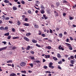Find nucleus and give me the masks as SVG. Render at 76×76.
<instances>
[{
	"mask_svg": "<svg viewBox=\"0 0 76 76\" xmlns=\"http://www.w3.org/2000/svg\"><path fill=\"white\" fill-rule=\"evenodd\" d=\"M42 36L43 37H45V34H42Z\"/></svg>",
	"mask_w": 76,
	"mask_h": 76,
	"instance_id": "40",
	"label": "nucleus"
},
{
	"mask_svg": "<svg viewBox=\"0 0 76 76\" xmlns=\"http://www.w3.org/2000/svg\"><path fill=\"white\" fill-rule=\"evenodd\" d=\"M32 41L33 43H37V40H34V39H32Z\"/></svg>",
	"mask_w": 76,
	"mask_h": 76,
	"instance_id": "13",
	"label": "nucleus"
},
{
	"mask_svg": "<svg viewBox=\"0 0 76 76\" xmlns=\"http://www.w3.org/2000/svg\"><path fill=\"white\" fill-rule=\"evenodd\" d=\"M3 23V21L1 20H0V24H1Z\"/></svg>",
	"mask_w": 76,
	"mask_h": 76,
	"instance_id": "50",
	"label": "nucleus"
},
{
	"mask_svg": "<svg viewBox=\"0 0 76 76\" xmlns=\"http://www.w3.org/2000/svg\"><path fill=\"white\" fill-rule=\"evenodd\" d=\"M21 73H24V74H26V71H21Z\"/></svg>",
	"mask_w": 76,
	"mask_h": 76,
	"instance_id": "23",
	"label": "nucleus"
},
{
	"mask_svg": "<svg viewBox=\"0 0 76 76\" xmlns=\"http://www.w3.org/2000/svg\"><path fill=\"white\" fill-rule=\"evenodd\" d=\"M31 59H33L34 60L35 59V58H34V57H31Z\"/></svg>",
	"mask_w": 76,
	"mask_h": 76,
	"instance_id": "60",
	"label": "nucleus"
},
{
	"mask_svg": "<svg viewBox=\"0 0 76 76\" xmlns=\"http://www.w3.org/2000/svg\"><path fill=\"white\" fill-rule=\"evenodd\" d=\"M7 48V46H6L5 47H3L0 48V51H2V50H6Z\"/></svg>",
	"mask_w": 76,
	"mask_h": 76,
	"instance_id": "2",
	"label": "nucleus"
},
{
	"mask_svg": "<svg viewBox=\"0 0 76 76\" xmlns=\"http://www.w3.org/2000/svg\"><path fill=\"white\" fill-rule=\"evenodd\" d=\"M47 13H50V10H47Z\"/></svg>",
	"mask_w": 76,
	"mask_h": 76,
	"instance_id": "59",
	"label": "nucleus"
},
{
	"mask_svg": "<svg viewBox=\"0 0 76 76\" xmlns=\"http://www.w3.org/2000/svg\"><path fill=\"white\" fill-rule=\"evenodd\" d=\"M2 43H4V44L5 45L6 44V42H3Z\"/></svg>",
	"mask_w": 76,
	"mask_h": 76,
	"instance_id": "61",
	"label": "nucleus"
},
{
	"mask_svg": "<svg viewBox=\"0 0 76 76\" xmlns=\"http://www.w3.org/2000/svg\"><path fill=\"white\" fill-rule=\"evenodd\" d=\"M61 45H60L59 47H58V48L59 49V50H61Z\"/></svg>",
	"mask_w": 76,
	"mask_h": 76,
	"instance_id": "41",
	"label": "nucleus"
},
{
	"mask_svg": "<svg viewBox=\"0 0 76 76\" xmlns=\"http://www.w3.org/2000/svg\"><path fill=\"white\" fill-rule=\"evenodd\" d=\"M43 68H44V69H47V68H48V67L47 66H43Z\"/></svg>",
	"mask_w": 76,
	"mask_h": 76,
	"instance_id": "38",
	"label": "nucleus"
},
{
	"mask_svg": "<svg viewBox=\"0 0 76 76\" xmlns=\"http://www.w3.org/2000/svg\"><path fill=\"white\" fill-rule=\"evenodd\" d=\"M54 13L55 15V16H59L58 13L57 12H56V11H55L54 12Z\"/></svg>",
	"mask_w": 76,
	"mask_h": 76,
	"instance_id": "4",
	"label": "nucleus"
},
{
	"mask_svg": "<svg viewBox=\"0 0 76 76\" xmlns=\"http://www.w3.org/2000/svg\"><path fill=\"white\" fill-rule=\"evenodd\" d=\"M70 58L72 59H73L74 58V56H71Z\"/></svg>",
	"mask_w": 76,
	"mask_h": 76,
	"instance_id": "46",
	"label": "nucleus"
},
{
	"mask_svg": "<svg viewBox=\"0 0 76 76\" xmlns=\"http://www.w3.org/2000/svg\"><path fill=\"white\" fill-rule=\"evenodd\" d=\"M16 47L14 46L12 48V49L15 50V49H16Z\"/></svg>",
	"mask_w": 76,
	"mask_h": 76,
	"instance_id": "45",
	"label": "nucleus"
},
{
	"mask_svg": "<svg viewBox=\"0 0 76 76\" xmlns=\"http://www.w3.org/2000/svg\"><path fill=\"white\" fill-rule=\"evenodd\" d=\"M30 48L31 46H28L27 47L26 50H29V48Z\"/></svg>",
	"mask_w": 76,
	"mask_h": 76,
	"instance_id": "25",
	"label": "nucleus"
},
{
	"mask_svg": "<svg viewBox=\"0 0 76 76\" xmlns=\"http://www.w3.org/2000/svg\"><path fill=\"white\" fill-rule=\"evenodd\" d=\"M69 39H66V42H69Z\"/></svg>",
	"mask_w": 76,
	"mask_h": 76,
	"instance_id": "64",
	"label": "nucleus"
},
{
	"mask_svg": "<svg viewBox=\"0 0 76 76\" xmlns=\"http://www.w3.org/2000/svg\"><path fill=\"white\" fill-rule=\"evenodd\" d=\"M9 22L10 23H13V22L12 21H9Z\"/></svg>",
	"mask_w": 76,
	"mask_h": 76,
	"instance_id": "54",
	"label": "nucleus"
},
{
	"mask_svg": "<svg viewBox=\"0 0 76 76\" xmlns=\"http://www.w3.org/2000/svg\"><path fill=\"white\" fill-rule=\"evenodd\" d=\"M65 44H66V45L67 46H68L69 48V47H71L72 46L71 45H70V44L69 43H65Z\"/></svg>",
	"mask_w": 76,
	"mask_h": 76,
	"instance_id": "8",
	"label": "nucleus"
},
{
	"mask_svg": "<svg viewBox=\"0 0 76 76\" xmlns=\"http://www.w3.org/2000/svg\"><path fill=\"white\" fill-rule=\"evenodd\" d=\"M59 37H60V38H62V37H63V35L61 34L59 35Z\"/></svg>",
	"mask_w": 76,
	"mask_h": 76,
	"instance_id": "34",
	"label": "nucleus"
},
{
	"mask_svg": "<svg viewBox=\"0 0 76 76\" xmlns=\"http://www.w3.org/2000/svg\"><path fill=\"white\" fill-rule=\"evenodd\" d=\"M46 48L48 49V50H50L51 49V46H48L46 47Z\"/></svg>",
	"mask_w": 76,
	"mask_h": 76,
	"instance_id": "20",
	"label": "nucleus"
},
{
	"mask_svg": "<svg viewBox=\"0 0 76 76\" xmlns=\"http://www.w3.org/2000/svg\"><path fill=\"white\" fill-rule=\"evenodd\" d=\"M46 61V60H45V59H43V63H44V62H45V61Z\"/></svg>",
	"mask_w": 76,
	"mask_h": 76,
	"instance_id": "55",
	"label": "nucleus"
},
{
	"mask_svg": "<svg viewBox=\"0 0 76 76\" xmlns=\"http://www.w3.org/2000/svg\"><path fill=\"white\" fill-rule=\"evenodd\" d=\"M20 32H25V30H23L22 29H20Z\"/></svg>",
	"mask_w": 76,
	"mask_h": 76,
	"instance_id": "29",
	"label": "nucleus"
},
{
	"mask_svg": "<svg viewBox=\"0 0 76 76\" xmlns=\"http://www.w3.org/2000/svg\"><path fill=\"white\" fill-rule=\"evenodd\" d=\"M31 35V34L30 33H28L26 34V36H28L29 35Z\"/></svg>",
	"mask_w": 76,
	"mask_h": 76,
	"instance_id": "26",
	"label": "nucleus"
},
{
	"mask_svg": "<svg viewBox=\"0 0 76 76\" xmlns=\"http://www.w3.org/2000/svg\"><path fill=\"white\" fill-rule=\"evenodd\" d=\"M40 13H42V14H44L45 13V11L44 10H42L40 11Z\"/></svg>",
	"mask_w": 76,
	"mask_h": 76,
	"instance_id": "14",
	"label": "nucleus"
},
{
	"mask_svg": "<svg viewBox=\"0 0 76 76\" xmlns=\"http://www.w3.org/2000/svg\"><path fill=\"white\" fill-rule=\"evenodd\" d=\"M34 27L36 29H38L39 28V26L37 24H35L34 25Z\"/></svg>",
	"mask_w": 76,
	"mask_h": 76,
	"instance_id": "7",
	"label": "nucleus"
},
{
	"mask_svg": "<svg viewBox=\"0 0 76 76\" xmlns=\"http://www.w3.org/2000/svg\"><path fill=\"white\" fill-rule=\"evenodd\" d=\"M4 19H6V20H8L9 19H10V18L9 17H4L3 18Z\"/></svg>",
	"mask_w": 76,
	"mask_h": 76,
	"instance_id": "17",
	"label": "nucleus"
},
{
	"mask_svg": "<svg viewBox=\"0 0 76 76\" xmlns=\"http://www.w3.org/2000/svg\"><path fill=\"white\" fill-rule=\"evenodd\" d=\"M12 9L13 10H17V8L15 6H13L12 7Z\"/></svg>",
	"mask_w": 76,
	"mask_h": 76,
	"instance_id": "9",
	"label": "nucleus"
},
{
	"mask_svg": "<svg viewBox=\"0 0 76 76\" xmlns=\"http://www.w3.org/2000/svg\"><path fill=\"white\" fill-rule=\"evenodd\" d=\"M63 3H67V1L66 0H64L63 1Z\"/></svg>",
	"mask_w": 76,
	"mask_h": 76,
	"instance_id": "48",
	"label": "nucleus"
},
{
	"mask_svg": "<svg viewBox=\"0 0 76 76\" xmlns=\"http://www.w3.org/2000/svg\"><path fill=\"white\" fill-rule=\"evenodd\" d=\"M45 57L46 58H50V55H45Z\"/></svg>",
	"mask_w": 76,
	"mask_h": 76,
	"instance_id": "6",
	"label": "nucleus"
},
{
	"mask_svg": "<svg viewBox=\"0 0 76 76\" xmlns=\"http://www.w3.org/2000/svg\"><path fill=\"white\" fill-rule=\"evenodd\" d=\"M69 50H73V48L72 47V46H71L70 47H69Z\"/></svg>",
	"mask_w": 76,
	"mask_h": 76,
	"instance_id": "47",
	"label": "nucleus"
},
{
	"mask_svg": "<svg viewBox=\"0 0 76 76\" xmlns=\"http://www.w3.org/2000/svg\"><path fill=\"white\" fill-rule=\"evenodd\" d=\"M7 63H12V60H9V61H7Z\"/></svg>",
	"mask_w": 76,
	"mask_h": 76,
	"instance_id": "19",
	"label": "nucleus"
},
{
	"mask_svg": "<svg viewBox=\"0 0 76 76\" xmlns=\"http://www.w3.org/2000/svg\"><path fill=\"white\" fill-rule=\"evenodd\" d=\"M56 6H57V7H58V6H59L60 5V3H59L58 2H57L56 3Z\"/></svg>",
	"mask_w": 76,
	"mask_h": 76,
	"instance_id": "22",
	"label": "nucleus"
},
{
	"mask_svg": "<svg viewBox=\"0 0 76 76\" xmlns=\"http://www.w3.org/2000/svg\"><path fill=\"white\" fill-rule=\"evenodd\" d=\"M28 20V18H25V19L24 20L25 21H27V20Z\"/></svg>",
	"mask_w": 76,
	"mask_h": 76,
	"instance_id": "52",
	"label": "nucleus"
},
{
	"mask_svg": "<svg viewBox=\"0 0 76 76\" xmlns=\"http://www.w3.org/2000/svg\"><path fill=\"white\" fill-rule=\"evenodd\" d=\"M18 38H19L18 37H15L13 38V39H18Z\"/></svg>",
	"mask_w": 76,
	"mask_h": 76,
	"instance_id": "37",
	"label": "nucleus"
},
{
	"mask_svg": "<svg viewBox=\"0 0 76 76\" xmlns=\"http://www.w3.org/2000/svg\"><path fill=\"white\" fill-rule=\"evenodd\" d=\"M46 16L44 14L43 15V16L44 18H45V19L46 20V19H48V17L47 16Z\"/></svg>",
	"mask_w": 76,
	"mask_h": 76,
	"instance_id": "10",
	"label": "nucleus"
},
{
	"mask_svg": "<svg viewBox=\"0 0 76 76\" xmlns=\"http://www.w3.org/2000/svg\"><path fill=\"white\" fill-rule=\"evenodd\" d=\"M30 65L31 67H33V66H34V65H33V64H30Z\"/></svg>",
	"mask_w": 76,
	"mask_h": 76,
	"instance_id": "44",
	"label": "nucleus"
},
{
	"mask_svg": "<svg viewBox=\"0 0 76 76\" xmlns=\"http://www.w3.org/2000/svg\"><path fill=\"white\" fill-rule=\"evenodd\" d=\"M73 60H74V59H73V60H71L70 61V63L72 64H74V61Z\"/></svg>",
	"mask_w": 76,
	"mask_h": 76,
	"instance_id": "27",
	"label": "nucleus"
},
{
	"mask_svg": "<svg viewBox=\"0 0 76 76\" xmlns=\"http://www.w3.org/2000/svg\"><path fill=\"white\" fill-rule=\"evenodd\" d=\"M62 61H60L58 63V64H62Z\"/></svg>",
	"mask_w": 76,
	"mask_h": 76,
	"instance_id": "36",
	"label": "nucleus"
},
{
	"mask_svg": "<svg viewBox=\"0 0 76 76\" xmlns=\"http://www.w3.org/2000/svg\"><path fill=\"white\" fill-rule=\"evenodd\" d=\"M0 29H4V26L1 27L0 28Z\"/></svg>",
	"mask_w": 76,
	"mask_h": 76,
	"instance_id": "58",
	"label": "nucleus"
},
{
	"mask_svg": "<svg viewBox=\"0 0 76 76\" xmlns=\"http://www.w3.org/2000/svg\"><path fill=\"white\" fill-rule=\"evenodd\" d=\"M70 39H71V41L73 40V39L72 37H70Z\"/></svg>",
	"mask_w": 76,
	"mask_h": 76,
	"instance_id": "56",
	"label": "nucleus"
},
{
	"mask_svg": "<svg viewBox=\"0 0 76 76\" xmlns=\"http://www.w3.org/2000/svg\"><path fill=\"white\" fill-rule=\"evenodd\" d=\"M26 64V63L25 62H22L20 63V65L22 67H23V66H25Z\"/></svg>",
	"mask_w": 76,
	"mask_h": 76,
	"instance_id": "1",
	"label": "nucleus"
},
{
	"mask_svg": "<svg viewBox=\"0 0 76 76\" xmlns=\"http://www.w3.org/2000/svg\"><path fill=\"white\" fill-rule=\"evenodd\" d=\"M57 56L58 58H59L61 57V55H60V54L59 53L57 54Z\"/></svg>",
	"mask_w": 76,
	"mask_h": 76,
	"instance_id": "24",
	"label": "nucleus"
},
{
	"mask_svg": "<svg viewBox=\"0 0 76 76\" xmlns=\"http://www.w3.org/2000/svg\"><path fill=\"white\" fill-rule=\"evenodd\" d=\"M16 74H15L14 73H12L10 75V76H16Z\"/></svg>",
	"mask_w": 76,
	"mask_h": 76,
	"instance_id": "11",
	"label": "nucleus"
},
{
	"mask_svg": "<svg viewBox=\"0 0 76 76\" xmlns=\"http://www.w3.org/2000/svg\"><path fill=\"white\" fill-rule=\"evenodd\" d=\"M36 45L37 47H41V46L40 45H38V44H37Z\"/></svg>",
	"mask_w": 76,
	"mask_h": 76,
	"instance_id": "42",
	"label": "nucleus"
},
{
	"mask_svg": "<svg viewBox=\"0 0 76 76\" xmlns=\"http://www.w3.org/2000/svg\"><path fill=\"white\" fill-rule=\"evenodd\" d=\"M50 32L51 34H53V31L51 29H50Z\"/></svg>",
	"mask_w": 76,
	"mask_h": 76,
	"instance_id": "49",
	"label": "nucleus"
},
{
	"mask_svg": "<svg viewBox=\"0 0 76 76\" xmlns=\"http://www.w3.org/2000/svg\"><path fill=\"white\" fill-rule=\"evenodd\" d=\"M51 7L52 8H54V6L53 5H51Z\"/></svg>",
	"mask_w": 76,
	"mask_h": 76,
	"instance_id": "53",
	"label": "nucleus"
},
{
	"mask_svg": "<svg viewBox=\"0 0 76 76\" xmlns=\"http://www.w3.org/2000/svg\"><path fill=\"white\" fill-rule=\"evenodd\" d=\"M21 23H20V21H18V22H17V24H18V26L20 25Z\"/></svg>",
	"mask_w": 76,
	"mask_h": 76,
	"instance_id": "21",
	"label": "nucleus"
},
{
	"mask_svg": "<svg viewBox=\"0 0 76 76\" xmlns=\"http://www.w3.org/2000/svg\"><path fill=\"white\" fill-rule=\"evenodd\" d=\"M40 7L41 9H43V10L44 9V6H41Z\"/></svg>",
	"mask_w": 76,
	"mask_h": 76,
	"instance_id": "30",
	"label": "nucleus"
},
{
	"mask_svg": "<svg viewBox=\"0 0 76 76\" xmlns=\"http://www.w3.org/2000/svg\"><path fill=\"white\" fill-rule=\"evenodd\" d=\"M28 13H29V14H31V11L30 10H28Z\"/></svg>",
	"mask_w": 76,
	"mask_h": 76,
	"instance_id": "33",
	"label": "nucleus"
},
{
	"mask_svg": "<svg viewBox=\"0 0 76 76\" xmlns=\"http://www.w3.org/2000/svg\"><path fill=\"white\" fill-rule=\"evenodd\" d=\"M66 15V13H63V16H65Z\"/></svg>",
	"mask_w": 76,
	"mask_h": 76,
	"instance_id": "62",
	"label": "nucleus"
},
{
	"mask_svg": "<svg viewBox=\"0 0 76 76\" xmlns=\"http://www.w3.org/2000/svg\"><path fill=\"white\" fill-rule=\"evenodd\" d=\"M4 35L5 36H9V33H6L4 34Z\"/></svg>",
	"mask_w": 76,
	"mask_h": 76,
	"instance_id": "28",
	"label": "nucleus"
},
{
	"mask_svg": "<svg viewBox=\"0 0 76 76\" xmlns=\"http://www.w3.org/2000/svg\"><path fill=\"white\" fill-rule=\"evenodd\" d=\"M58 69H59V70H61V68L60 66H58Z\"/></svg>",
	"mask_w": 76,
	"mask_h": 76,
	"instance_id": "39",
	"label": "nucleus"
},
{
	"mask_svg": "<svg viewBox=\"0 0 76 76\" xmlns=\"http://www.w3.org/2000/svg\"><path fill=\"white\" fill-rule=\"evenodd\" d=\"M21 3L23 4H25V1H24L22 0L21 1Z\"/></svg>",
	"mask_w": 76,
	"mask_h": 76,
	"instance_id": "32",
	"label": "nucleus"
},
{
	"mask_svg": "<svg viewBox=\"0 0 76 76\" xmlns=\"http://www.w3.org/2000/svg\"><path fill=\"white\" fill-rule=\"evenodd\" d=\"M53 64V63L52 62H51L49 64V67L50 68H51V66H52V65Z\"/></svg>",
	"mask_w": 76,
	"mask_h": 76,
	"instance_id": "5",
	"label": "nucleus"
},
{
	"mask_svg": "<svg viewBox=\"0 0 76 76\" xmlns=\"http://www.w3.org/2000/svg\"><path fill=\"white\" fill-rule=\"evenodd\" d=\"M53 60H55V61H57L58 60V59H57V58H56L55 57H53Z\"/></svg>",
	"mask_w": 76,
	"mask_h": 76,
	"instance_id": "15",
	"label": "nucleus"
},
{
	"mask_svg": "<svg viewBox=\"0 0 76 76\" xmlns=\"http://www.w3.org/2000/svg\"><path fill=\"white\" fill-rule=\"evenodd\" d=\"M4 2L5 3H9V1L7 0H5L4 1Z\"/></svg>",
	"mask_w": 76,
	"mask_h": 76,
	"instance_id": "16",
	"label": "nucleus"
},
{
	"mask_svg": "<svg viewBox=\"0 0 76 76\" xmlns=\"http://www.w3.org/2000/svg\"><path fill=\"white\" fill-rule=\"evenodd\" d=\"M34 63H40V61H39V60H37V61H34Z\"/></svg>",
	"mask_w": 76,
	"mask_h": 76,
	"instance_id": "18",
	"label": "nucleus"
},
{
	"mask_svg": "<svg viewBox=\"0 0 76 76\" xmlns=\"http://www.w3.org/2000/svg\"><path fill=\"white\" fill-rule=\"evenodd\" d=\"M23 38L24 39H25V40H26V41H29V39L26 37H24Z\"/></svg>",
	"mask_w": 76,
	"mask_h": 76,
	"instance_id": "3",
	"label": "nucleus"
},
{
	"mask_svg": "<svg viewBox=\"0 0 76 76\" xmlns=\"http://www.w3.org/2000/svg\"><path fill=\"white\" fill-rule=\"evenodd\" d=\"M69 20H73V17H69Z\"/></svg>",
	"mask_w": 76,
	"mask_h": 76,
	"instance_id": "35",
	"label": "nucleus"
},
{
	"mask_svg": "<svg viewBox=\"0 0 76 76\" xmlns=\"http://www.w3.org/2000/svg\"><path fill=\"white\" fill-rule=\"evenodd\" d=\"M8 39H10V38H11V36H9L8 37Z\"/></svg>",
	"mask_w": 76,
	"mask_h": 76,
	"instance_id": "43",
	"label": "nucleus"
},
{
	"mask_svg": "<svg viewBox=\"0 0 76 76\" xmlns=\"http://www.w3.org/2000/svg\"><path fill=\"white\" fill-rule=\"evenodd\" d=\"M31 53L32 54H34V51H31Z\"/></svg>",
	"mask_w": 76,
	"mask_h": 76,
	"instance_id": "51",
	"label": "nucleus"
},
{
	"mask_svg": "<svg viewBox=\"0 0 76 76\" xmlns=\"http://www.w3.org/2000/svg\"><path fill=\"white\" fill-rule=\"evenodd\" d=\"M61 50H64V48H63V47H61Z\"/></svg>",
	"mask_w": 76,
	"mask_h": 76,
	"instance_id": "63",
	"label": "nucleus"
},
{
	"mask_svg": "<svg viewBox=\"0 0 76 76\" xmlns=\"http://www.w3.org/2000/svg\"><path fill=\"white\" fill-rule=\"evenodd\" d=\"M23 25H24V26H28L29 25V24L28 23H25L23 24Z\"/></svg>",
	"mask_w": 76,
	"mask_h": 76,
	"instance_id": "12",
	"label": "nucleus"
},
{
	"mask_svg": "<svg viewBox=\"0 0 76 76\" xmlns=\"http://www.w3.org/2000/svg\"><path fill=\"white\" fill-rule=\"evenodd\" d=\"M39 33L38 34H39V35H41V33H42L41 31H39Z\"/></svg>",
	"mask_w": 76,
	"mask_h": 76,
	"instance_id": "31",
	"label": "nucleus"
},
{
	"mask_svg": "<svg viewBox=\"0 0 76 76\" xmlns=\"http://www.w3.org/2000/svg\"><path fill=\"white\" fill-rule=\"evenodd\" d=\"M12 31H13V32H15V29H12Z\"/></svg>",
	"mask_w": 76,
	"mask_h": 76,
	"instance_id": "57",
	"label": "nucleus"
}]
</instances>
